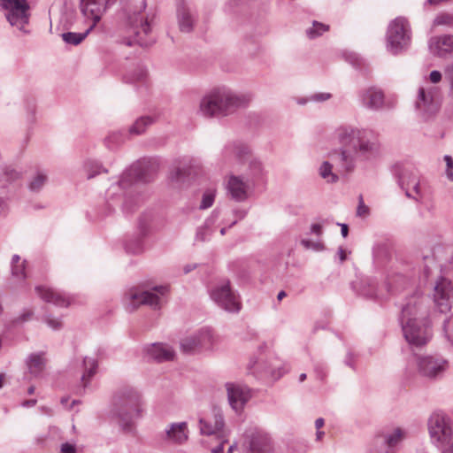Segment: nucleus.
Returning <instances> with one entry per match:
<instances>
[{
	"mask_svg": "<svg viewBox=\"0 0 453 453\" xmlns=\"http://www.w3.org/2000/svg\"><path fill=\"white\" fill-rule=\"evenodd\" d=\"M314 370H315V372L317 373V376L319 380H323L326 377V372L323 365H316Z\"/></svg>",
	"mask_w": 453,
	"mask_h": 453,
	"instance_id": "63",
	"label": "nucleus"
},
{
	"mask_svg": "<svg viewBox=\"0 0 453 453\" xmlns=\"http://www.w3.org/2000/svg\"><path fill=\"white\" fill-rule=\"evenodd\" d=\"M364 106L372 110H379L384 105V94L380 89L369 88L361 95Z\"/></svg>",
	"mask_w": 453,
	"mask_h": 453,
	"instance_id": "30",
	"label": "nucleus"
},
{
	"mask_svg": "<svg viewBox=\"0 0 453 453\" xmlns=\"http://www.w3.org/2000/svg\"><path fill=\"white\" fill-rule=\"evenodd\" d=\"M301 244L307 250H313L319 251L324 249L323 243L319 241L314 242V241H311V240H307V239H302Z\"/></svg>",
	"mask_w": 453,
	"mask_h": 453,
	"instance_id": "52",
	"label": "nucleus"
},
{
	"mask_svg": "<svg viewBox=\"0 0 453 453\" xmlns=\"http://www.w3.org/2000/svg\"><path fill=\"white\" fill-rule=\"evenodd\" d=\"M46 365L44 352H36L30 354L26 359V366L28 373L34 377H39Z\"/></svg>",
	"mask_w": 453,
	"mask_h": 453,
	"instance_id": "32",
	"label": "nucleus"
},
{
	"mask_svg": "<svg viewBox=\"0 0 453 453\" xmlns=\"http://www.w3.org/2000/svg\"><path fill=\"white\" fill-rule=\"evenodd\" d=\"M229 433H223L221 436L217 437L219 441V443L215 448L211 449V453H223L224 445L228 441Z\"/></svg>",
	"mask_w": 453,
	"mask_h": 453,
	"instance_id": "54",
	"label": "nucleus"
},
{
	"mask_svg": "<svg viewBox=\"0 0 453 453\" xmlns=\"http://www.w3.org/2000/svg\"><path fill=\"white\" fill-rule=\"evenodd\" d=\"M250 154V147L240 141L229 142L222 150V155L226 159L236 158L242 161L249 158Z\"/></svg>",
	"mask_w": 453,
	"mask_h": 453,
	"instance_id": "28",
	"label": "nucleus"
},
{
	"mask_svg": "<svg viewBox=\"0 0 453 453\" xmlns=\"http://www.w3.org/2000/svg\"><path fill=\"white\" fill-rule=\"evenodd\" d=\"M177 13L180 31L190 32L193 28V17L190 10L182 4L178 8Z\"/></svg>",
	"mask_w": 453,
	"mask_h": 453,
	"instance_id": "34",
	"label": "nucleus"
},
{
	"mask_svg": "<svg viewBox=\"0 0 453 453\" xmlns=\"http://www.w3.org/2000/svg\"><path fill=\"white\" fill-rule=\"evenodd\" d=\"M310 233L317 236H321L323 234V226L320 223H313L311 226Z\"/></svg>",
	"mask_w": 453,
	"mask_h": 453,
	"instance_id": "60",
	"label": "nucleus"
},
{
	"mask_svg": "<svg viewBox=\"0 0 453 453\" xmlns=\"http://www.w3.org/2000/svg\"><path fill=\"white\" fill-rule=\"evenodd\" d=\"M125 249L127 252L131 254H139L143 250V243L141 238H135L126 243Z\"/></svg>",
	"mask_w": 453,
	"mask_h": 453,
	"instance_id": "49",
	"label": "nucleus"
},
{
	"mask_svg": "<svg viewBox=\"0 0 453 453\" xmlns=\"http://www.w3.org/2000/svg\"><path fill=\"white\" fill-rule=\"evenodd\" d=\"M444 79L448 86V96L453 101V62L445 67Z\"/></svg>",
	"mask_w": 453,
	"mask_h": 453,
	"instance_id": "45",
	"label": "nucleus"
},
{
	"mask_svg": "<svg viewBox=\"0 0 453 453\" xmlns=\"http://www.w3.org/2000/svg\"><path fill=\"white\" fill-rule=\"evenodd\" d=\"M199 429L202 434L212 435L217 437L222 435L223 433H229L225 427V420L222 411L214 408L211 416L201 418L199 419Z\"/></svg>",
	"mask_w": 453,
	"mask_h": 453,
	"instance_id": "17",
	"label": "nucleus"
},
{
	"mask_svg": "<svg viewBox=\"0 0 453 453\" xmlns=\"http://www.w3.org/2000/svg\"><path fill=\"white\" fill-rule=\"evenodd\" d=\"M428 431L434 441L443 443L452 435L449 418L441 412L433 413L428 419Z\"/></svg>",
	"mask_w": 453,
	"mask_h": 453,
	"instance_id": "14",
	"label": "nucleus"
},
{
	"mask_svg": "<svg viewBox=\"0 0 453 453\" xmlns=\"http://www.w3.org/2000/svg\"><path fill=\"white\" fill-rule=\"evenodd\" d=\"M26 261H21L19 255H14L12 258V276L18 280H24L26 278Z\"/></svg>",
	"mask_w": 453,
	"mask_h": 453,
	"instance_id": "39",
	"label": "nucleus"
},
{
	"mask_svg": "<svg viewBox=\"0 0 453 453\" xmlns=\"http://www.w3.org/2000/svg\"><path fill=\"white\" fill-rule=\"evenodd\" d=\"M263 176V165L262 163L253 158L249 164V173L246 175V179H249L250 182L255 185V182L261 179Z\"/></svg>",
	"mask_w": 453,
	"mask_h": 453,
	"instance_id": "38",
	"label": "nucleus"
},
{
	"mask_svg": "<svg viewBox=\"0 0 453 453\" xmlns=\"http://www.w3.org/2000/svg\"><path fill=\"white\" fill-rule=\"evenodd\" d=\"M411 42V33L408 21L402 17L392 20L387 30L386 48L390 53L396 55L405 50Z\"/></svg>",
	"mask_w": 453,
	"mask_h": 453,
	"instance_id": "8",
	"label": "nucleus"
},
{
	"mask_svg": "<svg viewBox=\"0 0 453 453\" xmlns=\"http://www.w3.org/2000/svg\"><path fill=\"white\" fill-rule=\"evenodd\" d=\"M443 330L448 340L453 344V316L444 321Z\"/></svg>",
	"mask_w": 453,
	"mask_h": 453,
	"instance_id": "53",
	"label": "nucleus"
},
{
	"mask_svg": "<svg viewBox=\"0 0 453 453\" xmlns=\"http://www.w3.org/2000/svg\"><path fill=\"white\" fill-rule=\"evenodd\" d=\"M328 28L327 25L314 21L312 27L306 30V34L309 38L314 39L327 31Z\"/></svg>",
	"mask_w": 453,
	"mask_h": 453,
	"instance_id": "44",
	"label": "nucleus"
},
{
	"mask_svg": "<svg viewBox=\"0 0 453 453\" xmlns=\"http://www.w3.org/2000/svg\"><path fill=\"white\" fill-rule=\"evenodd\" d=\"M60 452L61 453H76L77 452V449H76V446L74 444H72V443H69V442H65V443H63L61 445Z\"/></svg>",
	"mask_w": 453,
	"mask_h": 453,
	"instance_id": "59",
	"label": "nucleus"
},
{
	"mask_svg": "<svg viewBox=\"0 0 453 453\" xmlns=\"http://www.w3.org/2000/svg\"><path fill=\"white\" fill-rule=\"evenodd\" d=\"M319 175L328 183H334L338 180V176L333 172V165L327 161L323 162L320 165Z\"/></svg>",
	"mask_w": 453,
	"mask_h": 453,
	"instance_id": "42",
	"label": "nucleus"
},
{
	"mask_svg": "<svg viewBox=\"0 0 453 453\" xmlns=\"http://www.w3.org/2000/svg\"><path fill=\"white\" fill-rule=\"evenodd\" d=\"M414 182L411 185V188H407L405 196L418 203H425L430 196L429 187L421 179Z\"/></svg>",
	"mask_w": 453,
	"mask_h": 453,
	"instance_id": "31",
	"label": "nucleus"
},
{
	"mask_svg": "<svg viewBox=\"0 0 453 453\" xmlns=\"http://www.w3.org/2000/svg\"><path fill=\"white\" fill-rule=\"evenodd\" d=\"M434 27L436 26H447V27H453V14L452 13H447V12H441L438 14L435 19H434L433 23Z\"/></svg>",
	"mask_w": 453,
	"mask_h": 453,
	"instance_id": "46",
	"label": "nucleus"
},
{
	"mask_svg": "<svg viewBox=\"0 0 453 453\" xmlns=\"http://www.w3.org/2000/svg\"><path fill=\"white\" fill-rule=\"evenodd\" d=\"M245 453H272L273 443L270 435L263 429L253 426L244 433Z\"/></svg>",
	"mask_w": 453,
	"mask_h": 453,
	"instance_id": "12",
	"label": "nucleus"
},
{
	"mask_svg": "<svg viewBox=\"0 0 453 453\" xmlns=\"http://www.w3.org/2000/svg\"><path fill=\"white\" fill-rule=\"evenodd\" d=\"M155 119L150 116H142L129 127V134L132 135H139L145 132L148 127L154 123Z\"/></svg>",
	"mask_w": 453,
	"mask_h": 453,
	"instance_id": "36",
	"label": "nucleus"
},
{
	"mask_svg": "<svg viewBox=\"0 0 453 453\" xmlns=\"http://www.w3.org/2000/svg\"><path fill=\"white\" fill-rule=\"evenodd\" d=\"M434 301L440 312L450 311L453 303V286L450 280L440 277L434 289Z\"/></svg>",
	"mask_w": 453,
	"mask_h": 453,
	"instance_id": "16",
	"label": "nucleus"
},
{
	"mask_svg": "<svg viewBox=\"0 0 453 453\" xmlns=\"http://www.w3.org/2000/svg\"><path fill=\"white\" fill-rule=\"evenodd\" d=\"M48 180V175L42 171H38L32 178L28 188L32 192H39Z\"/></svg>",
	"mask_w": 453,
	"mask_h": 453,
	"instance_id": "41",
	"label": "nucleus"
},
{
	"mask_svg": "<svg viewBox=\"0 0 453 453\" xmlns=\"http://www.w3.org/2000/svg\"><path fill=\"white\" fill-rule=\"evenodd\" d=\"M225 387L229 405L235 412H241L252 396L250 388L235 382H226Z\"/></svg>",
	"mask_w": 453,
	"mask_h": 453,
	"instance_id": "15",
	"label": "nucleus"
},
{
	"mask_svg": "<svg viewBox=\"0 0 453 453\" xmlns=\"http://www.w3.org/2000/svg\"><path fill=\"white\" fill-rule=\"evenodd\" d=\"M124 134L121 131H116L112 132L107 136V138L105 139V142L107 147L112 149L115 146H118L119 144L122 143L124 142Z\"/></svg>",
	"mask_w": 453,
	"mask_h": 453,
	"instance_id": "47",
	"label": "nucleus"
},
{
	"mask_svg": "<svg viewBox=\"0 0 453 453\" xmlns=\"http://www.w3.org/2000/svg\"><path fill=\"white\" fill-rule=\"evenodd\" d=\"M35 316V311L31 308L24 309L17 317L12 320L13 326L22 325L31 321Z\"/></svg>",
	"mask_w": 453,
	"mask_h": 453,
	"instance_id": "43",
	"label": "nucleus"
},
{
	"mask_svg": "<svg viewBox=\"0 0 453 453\" xmlns=\"http://www.w3.org/2000/svg\"><path fill=\"white\" fill-rule=\"evenodd\" d=\"M330 93L320 92L315 93L310 96V100L312 102H325L331 98Z\"/></svg>",
	"mask_w": 453,
	"mask_h": 453,
	"instance_id": "58",
	"label": "nucleus"
},
{
	"mask_svg": "<svg viewBox=\"0 0 453 453\" xmlns=\"http://www.w3.org/2000/svg\"><path fill=\"white\" fill-rule=\"evenodd\" d=\"M163 440L173 444H182L188 441L187 422L172 423L165 430Z\"/></svg>",
	"mask_w": 453,
	"mask_h": 453,
	"instance_id": "25",
	"label": "nucleus"
},
{
	"mask_svg": "<svg viewBox=\"0 0 453 453\" xmlns=\"http://www.w3.org/2000/svg\"><path fill=\"white\" fill-rule=\"evenodd\" d=\"M404 437V433L401 428H395L391 434L379 436L376 438V446H380V449H372L370 453H392L389 448L396 446Z\"/></svg>",
	"mask_w": 453,
	"mask_h": 453,
	"instance_id": "26",
	"label": "nucleus"
},
{
	"mask_svg": "<svg viewBox=\"0 0 453 453\" xmlns=\"http://www.w3.org/2000/svg\"><path fill=\"white\" fill-rule=\"evenodd\" d=\"M199 165L192 158H184L170 173V180L178 186L183 185L196 173Z\"/></svg>",
	"mask_w": 453,
	"mask_h": 453,
	"instance_id": "22",
	"label": "nucleus"
},
{
	"mask_svg": "<svg viewBox=\"0 0 453 453\" xmlns=\"http://www.w3.org/2000/svg\"><path fill=\"white\" fill-rule=\"evenodd\" d=\"M0 7L4 11V16L12 27L27 33L25 26L29 23L30 5L27 0H0Z\"/></svg>",
	"mask_w": 453,
	"mask_h": 453,
	"instance_id": "9",
	"label": "nucleus"
},
{
	"mask_svg": "<svg viewBox=\"0 0 453 453\" xmlns=\"http://www.w3.org/2000/svg\"><path fill=\"white\" fill-rule=\"evenodd\" d=\"M415 108L424 119L434 116L441 108V90L434 86L420 87L415 101Z\"/></svg>",
	"mask_w": 453,
	"mask_h": 453,
	"instance_id": "10",
	"label": "nucleus"
},
{
	"mask_svg": "<svg viewBox=\"0 0 453 453\" xmlns=\"http://www.w3.org/2000/svg\"><path fill=\"white\" fill-rule=\"evenodd\" d=\"M158 169V163L153 158H142L127 169L119 181L111 185L107 191L109 208L121 206L123 211L129 212L138 204L139 200L132 190L137 182H149Z\"/></svg>",
	"mask_w": 453,
	"mask_h": 453,
	"instance_id": "2",
	"label": "nucleus"
},
{
	"mask_svg": "<svg viewBox=\"0 0 453 453\" xmlns=\"http://www.w3.org/2000/svg\"><path fill=\"white\" fill-rule=\"evenodd\" d=\"M97 361L94 357H85L82 360L83 373L81 375V382L83 388L89 383L90 379L96 374L97 370Z\"/></svg>",
	"mask_w": 453,
	"mask_h": 453,
	"instance_id": "33",
	"label": "nucleus"
},
{
	"mask_svg": "<svg viewBox=\"0 0 453 453\" xmlns=\"http://www.w3.org/2000/svg\"><path fill=\"white\" fill-rule=\"evenodd\" d=\"M442 79V74L441 72L439 71H432L429 74V81L434 83V84H437L439 83Z\"/></svg>",
	"mask_w": 453,
	"mask_h": 453,
	"instance_id": "61",
	"label": "nucleus"
},
{
	"mask_svg": "<svg viewBox=\"0 0 453 453\" xmlns=\"http://www.w3.org/2000/svg\"><path fill=\"white\" fill-rule=\"evenodd\" d=\"M83 167L88 179L94 178L102 173H108V170L96 159H87Z\"/></svg>",
	"mask_w": 453,
	"mask_h": 453,
	"instance_id": "35",
	"label": "nucleus"
},
{
	"mask_svg": "<svg viewBox=\"0 0 453 453\" xmlns=\"http://www.w3.org/2000/svg\"><path fill=\"white\" fill-rule=\"evenodd\" d=\"M424 278L427 279L431 273V266L434 265V259L433 257L426 256L424 257Z\"/></svg>",
	"mask_w": 453,
	"mask_h": 453,
	"instance_id": "56",
	"label": "nucleus"
},
{
	"mask_svg": "<svg viewBox=\"0 0 453 453\" xmlns=\"http://www.w3.org/2000/svg\"><path fill=\"white\" fill-rule=\"evenodd\" d=\"M42 321L54 331L61 330L63 327V322L61 319L56 318L50 314L44 315L42 317Z\"/></svg>",
	"mask_w": 453,
	"mask_h": 453,
	"instance_id": "50",
	"label": "nucleus"
},
{
	"mask_svg": "<svg viewBox=\"0 0 453 453\" xmlns=\"http://www.w3.org/2000/svg\"><path fill=\"white\" fill-rule=\"evenodd\" d=\"M251 101L250 94H240L226 88H216L200 100L198 114L203 118L227 116Z\"/></svg>",
	"mask_w": 453,
	"mask_h": 453,
	"instance_id": "5",
	"label": "nucleus"
},
{
	"mask_svg": "<svg viewBox=\"0 0 453 453\" xmlns=\"http://www.w3.org/2000/svg\"><path fill=\"white\" fill-rule=\"evenodd\" d=\"M211 300L228 312H238L242 304L239 296L231 288L229 280L217 285L210 292Z\"/></svg>",
	"mask_w": 453,
	"mask_h": 453,
	"instance_id": "11",
	"label": "nucleus"
},
{
	"mask_svg": "<svg viewBox=\"0 0 453 453\" xmlns=\"http://www.w3.org/2000/svg\"><path fill=\"white\" fill-rule=\"evenodd\" d=\"M253 187L250 180L242 176L230 175L226 182L227 193L236 202L246 201Z\"/></svg>",
	"mask_w": 453,
	"mask_h": 453,
	"instance_id": "20",
	"label": "nucleus"
},
{
	"mask_svg": "<svg viewBox=\"0 0 453 453\" xmlns=\"http://www.w3.org/2000/svg\"><path fill=\"white\" fill-rule=\"evenodd\" d=\"M94 29V25H90L89 27L83 33H74V32H67L63 33L61 37L63 41L71 45H78L80 44L88 35Z\"/></svg>",
	"mask_w": 453,
	"mask_h": 453,
	"instance_id": "37",
	"label": "nucleus"
},
{
	"mask_svg": "<svg viewBox=\"0 0 453 453\" xmlns=\"http://www.w3.org/2000/svg\"><path fill=\"white\" fill-rule=\"evenodd\" d=\"M37 295L45 302L53 303L59 307H67L70 303L68 297L50 288L37 286L35 288Z\"/></svg>",
	"mask_w": 453,
	"mask_h": 453,
	"instance_id": "29",
	"label": "nucleus"
},
{
	"mask_svg": "<svg viewBox=\"0 0 453 453\" xmlns=\"http://www.w3.org/2000/svg\"><path fill=\"white\" fill-rule=\"evenodd\" d=\"M215 189H207L203 195L199 208L205 210L212 206L215 200Z\"/></svg>",
	"mask_w": 453,
	"mask_h": 453,
	"instance_id": "48",
	"label": "nucleus"
},
{
	"mask_svg": "<svg viewBox=\"0 0 453 453\" xmlns=\"http://www.w3.org/2000/svg\"><path fill=\"white\" fill-rule=\"evenodd\" d=\"M444 161L447 165V171H446L447 178L452 181L453 180V158L449 155H445Z\"/></svg>",
	"mask_w": 453,
	"mask_h": 453,
	"instance_id": "57",
	"label": "nucleus"
},
{
	"mask_svg": "<svg viewBox=\"0 0 453 453\" xmlns=\"http://www.w3.org/2000/svg\"><path fill=\"white\" fill-rule=\"evenodd\" d=\"M428 300L426 296L415 294L408 297L402 307L400 322L405 340L409 344L419 347L427 343L431 333L426 321Z\"/></svg>",
	"mask_w": 453,
	"mask_h": 453,
	"instance_id": "3",
	"label": "nucleus"
},
{
	"mask_svg": "<svg viewBox=\"0 0 453 453\" xmlns=\"http://www.w3.org/2000/svg\"><path fill=\"white\" fill-rule=\"evenodd\" d=\"M335 137L345 148L333 155L343 172L353 171L357 157L369 160L380 155V141L370 129L342 126L335 130Z\"/></svg>",
	"mask_w": 453,
	"mask_h": 453,
	"instance_id": "1",
	"label": "nucleus"
},
{
	"mask_svg": "<svg viewBox=\"0 0 453 453\" xmlns=\"http://www.w3.org/2000/svg\"><path fill=\"white\" fill-rule=\"evenodd\" d=\"M394 283H395V280L388 279L385 286L379 288L378 280L375 278H366L361 282L359 294L366 298L386 299L389 294L394 292L392 288Z\"/></svg>",
	"mask_w": 453,
	"mask_h": 453,
	"instance_id": "19",
	"label": "nucleus"
},
{
	"mask_svg": "<svg viewBox=\"0 0 453 453\" xmlns=\"http://www.w3.org/2000/svg\"><path fill=\"white\" fill-rule=\"evenodd\" d=\"M168 292L167 286H157L150 290L132 288L125 293L123 300L126 309L130 312L142 304L148 305L153 309H160L166 302Z\"/></svg>",
	"mask_w": 453,
	"mask_h": 453,
	"instance_id": "6",
	"label": "nucleus"
},
{
	"mask_svg": "<svg viewBox=\"0 0 453 453\" xmlns=\"http://www.w3.org/2000/svg\"><path fill=\"white\" fill-rule=\"evenodd\" d=\"M147 77V71L142 66H137L133 71L127 73L124 80L127 83L143 82Z\"/></svg>",
	"mask_w": 453,
	"mask_h": 453,
	"instance_id": "40",
	"label": "nucleus"
},
{
	"mask_svg": "<svg viewBox=\"0 0 453 453\" xmlns=\"http://www.w3.org/2000/svg\"><path fill=\"white\" fill-rule=\"evenodd\" d=\"M142 413L143 403L138 390L126 386L115 392L109 417L123 433L134 434L136 420L142 417Z\"/></svg>",
	"mask_w": 453,
	"mask_h": 453,
	"instance_id": "4",
	"label": "nucleus"
},
{
	"mask_svg": "<svg viewBox=\"0 0 453 453\" xmlns=\"http://www.w3.org/2000/svg\"><path fill=\"white\" fill-rule=\"evenodd\" d=\"M394 175L400 188L407 190L411 185L420 179V173L417 167L410 163H398L394 166Z\"/></svg>",
	"mask_w": 453,
	"mask_h": 453,
	"instance_id": "21",
	"label": "nucleus"
},
{
	"mask_svg": "<svg viewBox=\"0 0 453 453\" xmlns=\"http://www.w3.org/2000/svg\"><path fill=\"white\" fill-rule=\"evenodd\" d=\"M8 204L4 198L0 196V217H4L8 212Z\"/></svg>",
	"mask_w": 453,
	"mask_h": 453,
	"instance_id": "62",
	"label": "nucleus"
},
{
	"mask_svg": "<svg viewBox=\"0 0 453 453\" xmlns=\"http://www.w3.org/2000/svg\"><path fill=\"white\" fill-rule=\"evenodd\" d=\"M113 3L114 0H81L80 8L83 16L90 19L95 27Z\"/></svg>",
	"mask_w": 453,
	"mask_h": 453,
	"instance_id": "18",
	"label": "nucleus"
},
{
	"mask_svg": "<svg viewBox=\"0 0 453 453\" xmlns=\"http://www.w3.org/2000/svg\"><path fill=\"white\" fill-rule=\"evenodd\" d=\"M207 226H200L196 230V240L204 241L206 235Z\"/></svg>",
	"mask_w": 453,
	"mask_h": 453,
	"instance_id": "64",
	"label": "nucleus"
},
{
	"mask_svg": "<svg viewBox=\"0 0 453 453\" xmlns=\"http://www.w3.org/2000/svg\"><path fill=\"white\" fill-rule=\"evenodd\" d=\"M356 214L360 218H366L370 214V208L365 203L362 195L358 196V204Z\"/></svg>",
	"mask_w": 453,
	"mask_h": 453,
	"instance_id": "51",
	"label": "nucleus"
},
{
	"mask_svg": "<svg viewBox=\"0 0 453 453\" xmlns=\"http://www.w3.org/2000/svg\"><path fill=\"white\" fill-rule=\"evenodd\" d=\"M215 338L208 328H203L184 338L180 342V349L186 354L200 353L213 349Z\"/></svg>",
	"mask_w": 453,
	"mask_h": 453,
	"instance_id": "13",
	"label": "nucleus"
},
{
	"mask_svg": "<svg viewBox=\"0 0 453 453\" xmlns=\"http://www.w3.org/2000/svg\"><path fill=\"white\" fill-rule=\"evenodd\" d=\"M143 351L149 359L162 363L173 360L175 351L168 344L155 342L144 347Z\"/></svg>",
	"mask_w": 453,
	"mask_h": 453,
	"instance_id": "24",
	"label": "nucleus"
},
{
	"mask_svg": "<svg viewBox=\"0 0 453 453\" xmlns=\"http://www.w3.org/2000/svg\"><path fill=\"white\" fill-rule=\"evenodd\" d=\"M4 176L6 181H13L20 177V173L12 167L5 168Z\"/></svg>",
	"mask_w": 453,
	"mask_h": 453,
	"instance_id": "55",
	"label": "nucleus"
},
{
	"mask_svg": "<svg viewBox=\"0 0 453 453\" xmlns=\"http://www.w3.org/2000/svg\"><path fill=\"white\" fill-rule=\"evenodd\" d=\"M150 30L148 19L142 13L134 12L127 18L124 30L127 35L123 36L119 42L127 46L139 44L142 47H148L154 42L152 38L149 37Z\"/></svg>",
	"mask_w": 453,
	"mask_h": 453,
	"instance_id": "7",
	"label": "nucleus"
},
{
	"mask_svg": "<svg viewBox=\"0 0 453 453\" xmlns=\"http://www.w3.org/2000/svg\"><path fill=\"white\" fill-rule=\"evenodd\" d=\"M429 49L434 55L447 58L453 52V36H434L429 41Z\"/></svg>",
	"mask_w": 453,
	"mask_h": 453,
	"instance_id": "27",
	"label": "nucleus"
},
{
	"mask_svg": "<svg viewBox=\"0 0 453 453\" xmlns=\"http://www.w3.org/2000/svg\"><path fill=\"white\" fill-rule=\"evenodd\" d=\"M419 372L426 377H436L443 372L447 367V361L434 357H417Z\"/></svg>",
	"mask_w": 453,
	"mask_h": 453,
	"instance_id": "23",
	"label": "nucleus"
}]
</instances>
